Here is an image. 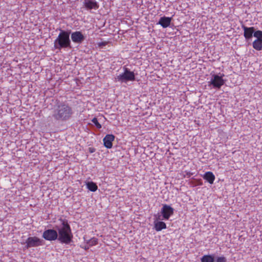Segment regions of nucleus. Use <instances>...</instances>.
Wrapping results in <instances>:
<instances>
[{
    "instance_id": "aec40b11",
    "label": "nucleus",
    "mask_w": 262,
    "mask_h": 262,
    "mask_svg": "<svg viewBox=\"0 0 262 262\" xmlns=\"http://www.w3.org/2000/svg\"><path fill=\"white\" fill-rule=\"evenodd\" d=\"M86 243L89 246H92L97 244V239L95 238H92L86 241Z\"/></svg>"
},
{
    "instance_id": "412c9836",
    "label": "nucleus",
    "mask_w": 262,
    "mask_h": 262,
    "mask_svg": "<svg viewBox=\"0 0 262 262\" xmlns=\"http://www.w3.org/2000/svg\"><path fill=\"white\" fill-rule=\"evenodd\" d=\"M92 122L95 124L97 128H101V125L98 122V120L96 118H94L92 120Z\"/></svg>"
},
{
    "instance_id": "20e7f679",
    "label": "nucleus",
    "mask_w": 262,
    "mask_h": 262,
    "mask_svg": "<svg viewBox=\"0 0 262 262\" xmlns=\"http://www.w3.org/2000/svg\"><path fill=\"white\" fill-rule=\"evenodd\" d=\"M115 81L126 82L128 81H134L135 75L134 72L130 71L127 68H124V72L115 77Z\"/></svg>"
},
{
    "instance_id": "dca6fc26",
    "label": "nucleus",
    "mask_w": 262,
    "mask_h": 262,
    "mask_svg": "<svg viewBox=\"0 0 262 262\" xmlns=\"http://www.w3.org/2000/svg\"><path fill=\"white\" fill-rule=\"evenodd\" d=\"M253 48L257 51L262 50V40L255 39L252 43Z\"/></svg>"
},
{
    "instance_id": "a878e982",
    "label": "nucleus",
    "mask_w": 262,
    "mask_h": 262,
    "mask_svg": "<svg viewBox=\"0 0 262 262\" xmlns=\"http://www.w3.org/2000/svg\"><path fill=\"white\" fill-rule=\"evenodd\" d=\"M200 184H201V183H199V180H198V183H197V185H200Z\"/></svg>"
},
{
    "instance_id": "0eeeda50",
    "label": "nucleus",
    "mask_w": 262,
    "mask_h": 262,
    "mask_svg": "<svg viewBox=\"0 0 262 262\" xmlns=\"http://www.w3.org/2000/svg\"><path fill=\"white\" fill-rule=\"evenodd\" d=\"M224 76V74H223L222 76L213 75L210 82V84H211L214 88L220 89L225 83V81L223 79Z\"/></svg>"
},
{
    "instance_id": "1a4fd4ad",
    "label": "nucleus",
    "mask_w": 262,
    "mask_h": 262,
    "mask_svg": "<svg viewBox=\"0 0 262 262\" xmlns=\"http://www.w3.org/2000/svg\"><path fill=\"white\" fill-rule=\"evenodd\" d=\"M174 209L169 205H164L161 213L163 216V219L168 220L169 217L173 214Z\"/></svg>"
},
{
    "instance_id": "423d86ee",
    "label": "nucleus",
    "mask_w": 262,
    "mask_h": 262,
    "mask_svg": "<svg viewBox=\"0 0 262 262\" xmlns=\"http://www.w3.org/2000/svg\"><path fill=\"white\" fill-rule=\"evenodd\" d=\"M42 237L47 241L58 240V233L57 229H49L44 231L42 235Z\"/></svg>"
},
{
    "instance_id": "6ab92c4d",
    "label": "nucleus",
    "mask_w": 262,
    "mask_h": 262,
    "mask_svg": "<svg viewBox=\"0 0 262 262\" xmlns=\"http://www.w3.org/2000/svg\"><path fill=\"white\" fill-rule=\"evenodd\" d=\"M254 36L257 38L256 39L262 40V31L257 30L255 31Z\"/></svg>"
},
{
    "instance_id": "f3484780",
    "label": "nucleus",
    "mask_w": 262,
    "mask_h": 262,
    "mask_svg": "<svg viewBox=\"0 0 262 262\" xmlns=\"http://www.w3.org/2000/svg\"><path fill=\"white\" fill-rule=\"evenodd\" d=\"M86 185L87 188L93 192L96 191L98 189L96 184L93 182H88L86 183Z\"/></svg>"
},
{
    "instance_id": "a211bd4d",
    "label": "nucleus",
    "mask_w": 262,
    "mask_h": 262,
    "mask_svg": "<svg viewBox=\"0 0 262 262\" xmlns=\"http://www.w3.org/2000/svg\"><path fill=\"white\" fill-rule=\"evenodd\" d=\"M214 256L211 255H204L201 258L202 262H214Z\"/></svg>"
},
{
    "instance_id": "39448f33",
    "label": "nucleus",
    "mask_w": 262,
    "mask_h": 262,
    "mask_svg": "<svg viewBox=\"0 0 262 262\" xmlns=\"http://www.w3.org/2000/svg\"><path fill=\"white\" fill-rule=\"evenodd\" d=\"M26 245L25 247L27 249L31 247H36L44 245V241L37 236L29 237L25 243Z\"/></svg>"
},
{
    "instance_id": "393cba45",
    "label": "nucleus",
    "mask_w": 262,
    "mask_h": 262,
    "mask_svg": "<svg viewBox=\"0 0 262 262\" xmlns=\"http://www.w3.org/2000/svg\"><path fill=\"white\" fill-rule=\"evenodd\" d=\"M84 248L85 250H88L89 248V246H85Z\"/></svg>"
},
{
    "instance_id": "6e6552de",
    "label": "nucleus",
    "mask_w": 262,
    "mask_h": 262,
    "mask_svg": "<svg viewBox=\"0 0 262 262\" xmlns=\"http://www.w3.org/2000/svg\"><path fill=\"white\" fill-rule=\"evenodd\" d=\"M71 39L74 43L80 44L85 39V36L81 32L75 31L71 33Z\"/></svg>"
},
{
    "instance_id": "ddd939ff",
    "label": "nucleus",
    "mask_w": 262,
    "mask_h": 262,
    "mask_svg": "<svg viewBox=\"0 0 262 262\" xmlns=\"http://www.w3.org/2000/svg\"><path fill=\"white\" fill-rule=\"evenodd\" d=\"M115 139V136L112 134H108L103 139L104 146L107 148H111L113 146L112 142Z\"/></svg>"
},
{
    "instance_id": "9d476101",
    "label": "nucleus",
    "mask_w": 262,
    "mask_h": 262,
    "mask_svg": "<svg viewBox=\"0 0 262 262\" xmlns=\"http://www.w3.org/2000/svg\"><path fill=\"white\" fill-rule=\"evenodd\" d=\"M155 217L156 218L155 221H154L155 224V229L157 231H161L162 229L166 228V224L162 221H159V220H163L161 218V215L159 214L155 215Z\"/></svg>"
},
{
    "instance_id": "b1692460",
    "label": "nucleus",
    "mask_w": 262,
    "mask_h": 262,
    "mask_svg": "<svg viewBox=\"0 0 262 262\" xmlns=\"http://www.w3.org/2000/svg\"><path fill=\"white\" fill-rule=\"evenodd\" d=\"M106 43H107L106 42H102L99 43V46L100 47L105 46L106 45Z\"/></svg>"
},
{
    "instance_id": "5701e85b",
    "label": "nucleus",
    "mask_w": 262,
    "mask_h": 262,
    "mask_svg": "<svg viewBox=\"0 0 262 262\" xmlns=\"http://www.w3.org/2000/svg\"><path fill=\"white\" fill-rule=\"evenodd\" d=\"M89 150L90 152L93 153L95 151L96 149L94 148L90 147L89 148Z\"/></svg>"
},
{
    "instance_id": "7ed1b4c3",
    "label": "nucleus",
    "mask_w": 262,
    "mask_h": 262,
    "mask_svg": "<svg viewBox=\"0 0 262 262\" xmlns=\"http://www.w3.org/2000/svg\"><path fill=\"white\" fill-rule=\"evenodd\" d=\"M60 33L55 40L54 46L56 49L60 50L62 48H72L70 35L71 30L64 31L60 29Z\"/></svg>"
},
{
    "instance_id": "2eb2a0df",
    "label": "nucleus",
    "mask_w": 262,
    "mask_h": 262,
    "mask_svg": "<svg viewBox=\"0 0 262 262\" xmlns=\"http://www.w3.org/2000/svg\"><path fill=\"white\" fill-rule=\"evenodd\" d=\"M203 178L206 180L209 184H212L215 180V176L211 171H207L205 173Z\"/></svg>"
},
{
    "instance_id": "4468645a",
    "label": "nucleus",
    "mask_w": 262,
    "mask_h": 262,
    "mask_svg": "<svg viewBox=\"0 0 262 262\" xmlns=\"http://www.w3.org/2000/svg\"><path fill=\"white\" fill-rule=\"evenodd\" d=\"M171 21V17L163 16L160 18L157 24L160 25L163 28H165L170 25Z\"/></svg>"
},
{
    "instance_id": "4be33fe9",
    "label": "nucleus",
    "mask_w": 262,
    "mask_h": 262,
    "mask_svg": "<svg viewBox=\"0 0 262 262\" xmlns=\"http://www.w3.org/2000/svg\"><path fill=\"white\" fill-rule=\"evenodd\" d=\"M215 262H227L226 258L223 256L217 257Z\"/></svg>"
},
{
    "instance_id": "9b49d317",
    "label": "nucleus",
    "mask_w": 262,
    "mask_h": 262,
    "mask_svg": "<svg viewBox=\"0 0 262 262\" xmlns=\"http://www.w3.org/2000/svg\"><path fill=\"white\" fill-rule=\"evenodd\" d=\"M83 6L88 10L92 9L97 10L99 8V5L95 0H84Z\"/></svg>"
},
{
    "instance_id": "f257e3e1",
    "label": "nucleus",
    "mask_w": 262,
    "mask_h": 262,
    "mask_svg": "<svg viewBox=\"0 0 262 262\" xmlns=\"http://www.w3.org/2000/svg\"><path fill=\"white\" fill-rule=\"evenodd\" d=\"M58 241L61 244L69 245L73 242V235L70 225L66 220H62L61 224L56 226Z\"/></svg>"
},
{
    "instance_id": "f03ea898",
    "label": "nucleus",
    "mask_w": 262,
    "mask_h": 262,
    "mask_svg": "<svg viewBox=\"0 0 262 262\" xmlns=\"http://www.w3.org/2000/svg\"><path fill=\"white\" fill-rule=\"evenodd\" d=\"M72 114V109L68 104L60 103L55 107L53 117L56 120L64 121L69 120Z\"/></svg>"
},
{
    "instance_id": "f8f14e48",
    "label": "nucleus",
    "mask_w": 262,
    "mask_h": 262,
    "mask_svg": "<svg viewBox=\"0 0 262 262\" xmlns=\"http://www.w3.org/2000/svg\"><path fill=\"white\" fill-rule=\"evenodd\" d=\"M242 28L244 30V36L246 39H250L255 32L254 28L253 27H247L244 25L242 26Z\"/></svg>"
}]
</instances>
